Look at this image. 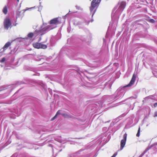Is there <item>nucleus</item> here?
<instances>
[{"label":"nucleus","instance_id":"f257e3e1","mask_svg":"<svg viewBox=\"0 0 157 157\" xmlns=\"http://www.w3.org/2000/svg\"><path fill=\"white\" fill-rule=\"evenodd\" d=\"M52 28L53 27H52L47 26L46 24H44L40 26L39 29H36L34 33H29L28 34L27 36L29 38H32L33 36H35L36 37L39 35L41 36Z\"/></svg>","mask_w":157,"mask_h":157},{"label":"nucleus","instance_id":"f03ea898","mask_svg":"<svg viewBox=\"0 0 157 157\" xmlns=\"http://www.w3.org/2000/svg\"><path fill=\"white\" fill-rule=\"evenodd\" d=\"M101 0H93L91 2V6L90 8V13L92 14V18L96 12L97 8L94 9L95 8L98 6Z\"/></svg>","mask_w":157,"mask_h":157},{"label":"nucleus","instance_id":"7ed1b4c3","mask_svg":"<svg viewBox=\"0 0 157 157\" xmlns=\"http://www.w3.org/2000/svg\"><path fill=\"white\" fill-rule=\"evenodd\" d=\"M118 8L115 12L114 15L118 17L121 15V13L125 8L126 6V2H122L119 4Z\"/></svg>","mask_w":157,"mask_h":157},{"label":"nucleus","instance_id":"20e7f679","mask_svg":"<svg viewBox=\"0 0 157 157\" xmlns=\"http://www.w3.org/2000/svg\"><path fill=\"white\" fill-rule=\"evenodd\" d=\"M21 84V82H18L16 84L2 87L0 88V91L8 89V91H9L10 92H11L14 88L16 87L18 85H20Z\"/></svg>","mask_w":157,"mask_h":157},{"label":"nucleus","instance_id":"39448f33","mask_svg":"<svg viewBox=\"0 0 157 157\" xmlns=\"http://www.w3.org/2000/svg\"><path fill=\"white\" fill-rule=\"evenodd\" d=\"M59 23V21L58 20V18L57 17L54 18L51 20L49 22V23L50 24L49 25H47V24L46 23H43V25L44 24H46L47 26H50L53 27L52 29L56 27V26H54L55 25H56L57 24H58ZM52 30V29H51Z\"/></svg>","mask_w":157,"mask_h":157},{"label":"nucleus","instance_id":"423d86ee","mask_svg":"<svg viewBox=\"0 0 157 157\" xmlns=\"http://www.w3.org/2000/svg\"><path fill=\"white\" fill-rule=\"evenodd\" d=\"M33 47L36 49H45L47 48V46L46 45L42 44L38 42L33 43Z\"/></svg>","mask_w":157,"mask_h":157},{"label":"nucleus","instance_id":"0eeeda50","mask_svg":"<svg viewBox=\"0 0 157 157\" xmlns=\"http://www.w3.org/2000/svg\"><path fill=\"white\" fill-rule=\"evenodd\" d=\"M12 23L9 17H6L4 21V28L6 29H8L10 27H11Z\"/></svg>","mask_w":157,"mask_h":157},{"label":"nucleus","instance_id":"6e6552de","mask_svg":"<svg viewBox=\"0 0 157 157\" xmlns=\"http://www.w3.org/2000/svg\"><path fill=\"white\" fill-rule=\"evenodd\" d=\"M127 134L125 133L123 135V139H122L120 142V150H122L124 147L126 143L127 140Z\"/></svg>","mask_w":157,"mask_h":157},{"label":"nucleus","instance_id":"1a4fd4ad","mask_svg":"<svg viewBox=\"0 0 157 157\" xmlns=\"http://www.w3.org/2000/svg\"><path fill=\"white\" fill-rule=\"evenodd\" d=\"M157 145V142H155L151 145L150 147H148L146 149L143 151V152L139 156V157H142L144 154L150 148L152 147H154V148H155V146Z\"/></svg>","mask_w":157,"mask_h":157},{"label":"nucleus","instance_id":"9d476101","mask_svg":"<svg viewBox=\"0 0 157 157\" xmlns=\"http://www.w3.org/2000/svg\"><path fill=\"white\" fill-rule=\"evenodd\" d=\"M136 75L134 74L129 83L125 86L124 87H129L132 86L136 80Z\"/></svg>","mask_w":157,"mask_h":157},{"label":"nucleus","instance_id":"9b49d317","mask_svg":"<svg viewBox=\"0 0 157 157\" xmlns=\"http://www.w3.org/2000/svg\"><path fill=\"white\" fill-rule=\"evenodd\" d=\"M117 95L114 97V98L113 100H116L117 99L122 97L124 95L123 92L121 91H119V90H117Z\"/></svg>","mask_w":157,"mask_h":157},{"label":"nucleus","instance_id":"f8f14e48","mask_svg":"<svg viewBox=\"0 0 157 157\" xmlns=\"http://www.w3.org/2000/svg\"><path fill=\"white\" fill-rule=\"evenodd\" d=\"M49 145L52 148L53 154H55V155H56L59 152H61L62 150L61 149L59 150L57 148H56L55 147L53 148L52 145L51 144H50Z\"/></svg>","mask_w":157,"mask_h":157},{"label":"nucleus","instance_id":"ddd939ff","mask_svg":"<svg viewBox=\"0 0 157 157\" xmlns=\"http://www.w3.org/2000/svg\"><path fill=\"white\" fill-rule=\"evenodd\" d=\"M117 7H118V6H117V7H115L114 8L113 10V11L112 13L111 14V18L112 19H114L115 18H119V17H117L115 15H114V14L115 13V12H116V10L117 9Z\"/></svg>","mask_w":157,"mask_h":157},{"label":"nucleus","instance_id":"4468645a","mask_svg":"<svg viewBox=\"0 0 157 157\" xmlns=\"http://www.w3.org/2000/svg\"><path fill=\"white\" fill-rule=\"evenodd\" d=\"M94 20L93 18H92L91 20L90 21L88 18H86L84 19V20L82 22V23L84 22L86 25H88L90 22H92Z\"/></svg>","mask_w":157,"mask_h":157},{"label":"nucleus","instance_id":"2eb2a0df","mask_svg":"<svg viewBox=\"0 0 157 157\" xmlns=\"http://www.w3.org/2000/svg\"><path fill=\"white\" fill-rule=\"evenodd\" d=\"M82 22L78 21L76 19H75L73 21V24L75 25H82Z\"/></svg>","mask_w":157,"mask_h":157},{"label":"nucleus","instance_id":"dca6fc26","mask_svg":"<svg viewBox=\"0 0 157 157\" xmlns=\"http://www.w3.org/2000/svg\"><path fill=\"white\" fill-rule=\"evenodd\" d=\"M9 9H11L12 8V4L11 2L8 1L6 5H5Z\"/></svg>","mask_w":157,"mask_h":157},{"label":"nucleus","instance_id":"f3484780","mask_svg":"<svg viewBox=\"0 0 157 157\" xmlns=\"http://www.w3.org/2000/svg\"><path fill=\"white\" fill-rule=\"evenodd\" d=\"M39 85H40L43 89L44 90L46 89V86L42 81H40L39 82Z\"/></svg>","mask_w":157,"mask_h":157},{"label":"nucleus","instance_id":"a211bd4d","mask_svg":"<svg viewBox=\"0 0 157 157\" xmlns=\"http://www.w3.org/2000/svg\"><path fill=\"white\" fill-rule=\"evenodd\" d=\"M11 43L12 42H7L3 46L4 48L6 50L7 48L11 45Z\"/></svg>","mask_w":157,"mask_h":157},{"label":"nucleus","instance_id":"6ab92c4d","mask_svg":"<svg viewBox=\"0 0 157 157\" xmlns=\"http://www.w3.org/2000/svg\"><path fill=\"white\" fill-rule=\"evenodd\" d=\"M5 5L2 9V12L5 14H6L8 12V8Z\"/></svg>","mask_w":157,"mask_h":157},{"label":"nucleus","instance_id":"aec40b11","mask_svg":"<svg viewBox=\"0 0 157 157\" xmlns=\"http://www.w3.org/2000/svg\"><path fill=\"white\" fill-rule=\"evenodd\" d=\"M61 115H62V116H63V117L66 118H71V117L70 116L67 114L66 113H63L61 114Z\"/></svg>","mask_w":157,"mask_h":157},{"label":"nucleus","instance_id":"412c9836","mask_svg":"<svg viewBox=\"0 0 157 157\" xmlns=\"http://www.w3.org/2000/svg\"><path fill=\"white\" fill-rule=\"evenodd\" d=\"M75 7L76 8V9H77L78 10H80L81 11H82L83 10L82 8L81 7H80L76 5L75 6Z\"/></svg>","mask_w":157,"mask_h":157},{"label":"nucleus","instance_id":"4be33fe9","mask_svg":"<svg viewBox=\"0 0 157 157\" xmlns=\"http://www.w3.org/2000/svg\"><path fill=\"white\" fill-rule=\"evenodd\" d=\"M20 13H21V12H20L19 11H17L16 15V17L17 18L18 17H20Z\"/></svg>","mask_w":157,"mask_h":157},{"label":"nucleus","instance_id":"5701e85b","mask_svg":"<svg viewBox=\"0 0 157 157\" xmlns=\"http://www.w3.org/2000/svg\"><path fill=\"white\" fill-rule=\"evenodd\" d=\"M140 127H139V128H138V132L136 134V136L137 137H139L140 136Z\"/></svg>","mask_w":157,"mask_h":157},{"label":"nucleus","instance_id":"b1692460","mask_svg":"<svg viewBox=\"0 0 157 157\" xmlns=\"http://www.w3.org/2000/svg\"><path fill=\"white\" fill-rule=\"evenodd\" d=\"M94 63H95V64H94V65L92 66V67H98L99 66V63H98V64H96L97 63H98L96 62H94Z\"/></svg>","mask_w":157,"mask_h":157},{"label":"nucleus","instance_id":"393cba45","mask_svg":"<svg viewBox=\"0 0 157 157\" xmlns=\"http://www.w3.org/2000/svg\"><path fill=\"white\" fill-rule=\"evenodd\" d=\"M6 58L5 57H3L2 58V59L0 60V62L1 63H3L6 60Z\"/></svg>","mask_w":157,"mask_h":157},{"label":"nucleus","instance_id":"a878e982","mask_svg":"<svg viewBox=\"0 0 157 157\" xmlns=\"http://www.w3.org/2000/svg\"><path fill=\"white\" fill-rule=\"evenodd\" d=\"M33 8L34 7H31V8H27L26 9L24 10L23 11V12L24 13L26 11L29 10L30 9H31Z\"/></svg>","mask_w":157,"mask_h":157},{"label":"nucleus","instance_id":"bb28decb","mask_svg":"<svg viewBox=\"0 0 157 157\" xmlns=\"http://www.w3.org/2000/svg\"><path fill=\"white\" fill-rule=\"evenodd\" d=\"M78 73H79V74L81 75V74H84V72L83 71H81L80 69H79L78 70Z\"/></svg>","mask_w":157,"mask_h":157},{"label":"nucleus","instance_id":"cd10ccee","mask_svg":"<svg viewBox=\"0 0 157 157\" xmlns=\"http://www.w3.org/2000/svg\"><path fill=\"white\" fill-rule=\"evenodd\" d=\"M6 50V49L4 48V47H3L2 48H1L0 50V53H3V52Z\"/></svg>","mask_w":157,"mask_h":157},{"label":"nucleus","instance_id":"c85d7f7f","mask_svg":"<svg viewBox=\"0 0 157 157\" xmlns=\"http://www.w3.org/2000/svg\"><path fill=\"white\" fill-rule=\"evenodd\" d=\"M32 55V54H31L27 55L24 56V58H26L27 57H30Z\"/></svg>","mask_w":157,"mask_h":157},{"label":"nucleus","instance_id":"c756f323","mask_svg":"<svg viewBox=\"0 0 157 157\" xmlns=\"http://www.w3.org/2000/svg\"><path fill=\"white\" fill-rule=\"evenodd\" d=\"M60 110H59L56 113V115L57 116H58L59 114L61 115V113H60Z\"/></svg>","mask_w":157,"mask_h":157},{"label":"nucleus","instance_id":"7c9ffc66","mask_svg":"<svg viewBox=\"0 0 157 157\" xmlns=\"http://www.w3.org/2000/svg\"><path fill=\"white\" fill-rule=\"evenodd\" d=\"M41 4V2H40V5ZM42 6H41L40 5V6L39 7H38V11H40V10H41L42 9Z\"/></svg>","mask_w":157,"mask_h":157},{"label":"nucleus","instance_id":"2f4dec72","mask_svg":"<svg viewBox=\"0 0 157 157\" xmlns=\"http://www.w3.org/2000/svg\"><path fill=\"white\" fill-rule=\"evenodd\" d=\"M57 116L55 115L53 117L52 119H51V121H53L54 120H55L56 118V117H57Z\"/></svg>","mask_w":157,"mask_h":157},{"label":"nucleus","instance_id":"473e14b6","mask_svg":"<svg viewBox=\"0 0 157 157\" xmlns=\"http://www.w3.org/2000/svg\"><path fill=\"white\" fill-rule=\"evenodd\" d=\"M150 21L151 23H154L155 22V21L152 19H150Z\"/></svg>","mask_w":157,"mask_h":157},{"label":"nucleus","instance_id":"72a5a7b5","mask_svg":"<svg viewBox=\"0 0 157 157\" xmlns=\"http://www.w3.org/2000/svg\"><path fill=\"white\" fill-rule=\"evenodd\" d=\"M117 155V152H115L113 155L111 157H115L116 155Z\"/></svg>","mask_w":157,"mask_h":157},{"label":"nucleus","instance_id":"f704fd0d","mask_svg":"<svg viewBox=\"0 0 157 157\" xmlns=\"http://www.w3.org/2000/svg\"><path fill=\"white\" fill-rule=\"evenodd\" d=\"M48 90L50 94L52 95V90L48 88Z\"/></svg>","mask_w":157,"mask_h":157},{"label":"nucleus","instance_id":"c9c22d12","mask_svg":"<svg viewBox=\"0 0 157 157\" xmlns=\"http://www.w3.org/2000/svg\"><path fill=\"white\" fill-rule=\"evenodd\" d=\"M70 157H78L75 156V155L72 154L71 155Z\"/></svg>","mask_w":157,"mask_h":157},{"label":"nucleus","instance_id":"e433bc0d","mask_svg":"<svg viewBox=\"0 0 157 157\" xmlns=\"http://www.w3.org/2000/svg\"><path fill=\"white\" fill-rule=\"evenodd\" d=\"M70 10L69 11V12L67 14L64 16V18H65L66 17L67 15H68L70 13Z\"/></svg>","mask_w":157,"mask_h":157},{"label":"nucleus","instance_id":"4c0bfd02","mask_svg":"<svg viewBox=\"0 0 157 157\" xmlns=\"http://www.w3.org/2000/svg\"><path fill=\"white\" fill-rule=\"evenodd\" d=\"M154 117H157V111L155 113Z\"/></svg>","mask_w":157,"mask_h":157},{"label":"nucleus","instance_id":"58836bf2","mask_svg":"<svg viewBox=\"0 0 157 157\" xmlns=\"http://www.w3.org/2000/svg\"><path fill=\"white\" fill-rule=\"evenodd\" d=\"M154 106L155 107H156L157 106V102L154 104Z\"/></svg>","mask_w":157,"mask_h":157},{"label":"nucleus","instance_id":"ea45409f","mask_svg":"<svg viewBox=\"0 0 157 157\" xmlns=\"http://www.w3.org/2000/svg\"><path fill=\"white\" fill-rule=\"evenodd\" d=\"M155 96V95L154 96H151L150 98H151L152 99H154L153 98H154V96Z\"/></svg>","mask_w":157,"mask_h":157},{"label":"nucleus","instance_id":"a19ab883","mask_svg":"<svg viewBox=\"0 0 157 157\" xmlns=\"http://www.w3.org/2000/svg\"><path fill=\"white\" fill-rule=\"evenodd\" d=\"M41 40V37H40L38 40V41L40 42Z\"/></svg>","mask_w":157,"mask_h":157},{"label":"nucleus","instance_id":"79ce46f5","mask_svg":"<svg viewBox=\"0 0 157 157\" xmlns=\"http://www.w3.org/2000/svg\"><path fill=\"white\" fill-rule=\"evenodd\" d=\"M70 28L69 27H68L67 28V31L68 32H70V31H69Z\"/></svg>","mask_w":157,"mask_h":157},{"label":"nucleus","instance_id":"37998d69","mask_svg":"<svg viewBox=\"0 0 157 157\" xmlns=\"http://www.w3.org/2000/svg\"><path fill=\"white\" fill-rule=\"evenodd\" d=\"M17 24V23H16V24H13V25L14 26H16V25Z\"/></svg>","mask_w":157,"mask_h":157},{"label":"nucleus","instance_id":"c03bdc74","mask_svg":"<svg viewBox=\"0 0 157 157\" xmlns=\"http://www.w3.org/2000/svg\"><path fill=\"white\" fill-rule=\"evenodd\" d=\"M13 0H8V1H10V2H12Z\"/></svg>","mask_w":157,"mask_h":157},{"label":"nucleus","instance_id":"a18cd8bd","mask_svg":"<svg viewBox=\"0 0 157 157\" xmlns=\"http://www.w3.org/2000/svg\"><path fill=\"white\" fill-rule=\"evenodd\" d=\"M77 12V11H76V12H72V13H76Z\"/></svg>","mask_w":157,"mask_h":157},{"label":"nucleus","instance_id":"49530a36","mask_svg":"<svg viewBox=\"0 0 157 157\" xmlns=\"http://www.w3.org/2000/svg\"><path fill=\"white\" fill-rule=\"evenodd\" d=\"M17 0V2H19V0Z\"/></svg>","mask_w":157,"mask_h":157},{"label":"nucleus","instance_id":"de8ad7c7","mask_svg":"<svg viewBox=\"0 0 157 157\" xmlns=\"http://www.w3.org/2000/svg\"><path fill=\"white\" fill-rule=\"evenodd\" d=\"M90 36H91V34H90Z\"/></svg>","mask_w":157,"mask_h":157},{"label":"nucleus","instance_id":"09e8293b","mask_svg":"<svg viewBox=\"0 0 157 157\" xmlns=\"http://www.w3.org/2000/svg\"><path fill=\"white\" fill-rule=\"evenodd\" d=\"M73 38V37L72 38H71V39H72V38Z\"/></svg>","mask_w":157,"mask_h":157},{"label":"nucleus","instance_id":"8fccbe9b","mask_svg":"<svg viewBox=\"0 0 157 157\" xmlns=\"http://www.w3.org/2000/svg\"><path fill=\"white\" fill-rule=\"evenodd\" d=\"M69 39H68L67 40L68 41H69Z\"/></svg>","mask_w":157,"mask_h":157},{"label":"nucleus","instance_id":"3c124183","mask_svg":"<svg viewBox=\"0 0 157 157\" xmlns=\"http://www.w3.org/2000/svg\"><path fill=\"white\" fill-rule=\"evenodd\" d=\"M109 121H107V122H109Z\"/></svg>","mask_w":157,"mask_h":157},{"label":"nucleus","instance_id":"603ef678","mask_svg":"<svg viewBox=\"0 0 157 157\" xmlns=\"http://www.w3.org/2000/svg\"><path fill=\"white\" fill-rule=\"evenodd\" d=\"M11 157H13V156H12Z\"/></svg>","mask_w":157,"mask_h":157},{"label":"nucleus","instance_id":"864d4df0","mask_svg":"<svg viewBox=\"0 0 157 157\" xmlns=\"http://www.w3.org/2000/svg\"><path fill=\"white\" fill-rule=\"evenodd\" d=\"M90 1H91V0H90Z\"/></svg>","mask_w":157,"mask_h":157},{"label":"nucleus","instance_id":"5fc2aeb1","mask_svg":"<svg viewBox=\"0 0 157 157\" xmlns=\"http://www.w3.org/2000/svg\"><path fill=\"white\" fill-rule=\"evenodd\" d=\"M40 1V0H39Z\"/></svg>","mask_w":157,"mask_h":157}]
</instances>
